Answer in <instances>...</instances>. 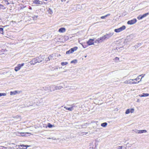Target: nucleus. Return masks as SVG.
I'll return each mask as SVG.
<instances>
[{
	"instance_id": "f257e3e1",
	"label": "nucleus",
	"mask_w": 149,
	"mask_h": 149,
	"mask_svg": "<svg viewBox=\"0 0 149 149\" xmlns=\"http://www.w3.org/2000/svg\"><path fill=\"white\" fill-rule=\"evenodd\" d=\"M61 85L58 86H55L54 85H52L51 86V88H53V91H54L56 90H60L61 89L63 88L64 84H61Z\"/></svg>"
},
{
	"instance_id": "f03ea898",
	"label": "nucleus",
	"mask_w": 149,
	"mask_h": 149,
	"mask_svg": "<svg viewBox=\"0 0 149 149\" xmlns=\"http://www.w3.org/2000/svg\"><path fill=\"white\" fill-rule=\"evenodd\" d=\"M77 107V106L76 104H73L71 105V107H64V108H65L66 110H69L70 111H72L75 108Z\"/></svg>"
},
{
	"instance_id": "7ed1b4c3",
	"label": "nucleus",
	"mask_w": 149,
	"mask_h": 149,
	"mask_svg": "<svg viewBox=\"0 0 149 149\" xmlns=\"http://www.w3.org/2000/svg\"><path fill=\"white\" fill-rule=\"evenodd\" d=\"M125 26L123 25L119 28L114 29V31L116 33H119L125 30Z\"/></svg>"
},
{
	"instance_id": "20e7f679",
	"label": "nucleus",
	"mask_w": 149,
	"mask_h": 149,
	"mask_svg": "<svg viewBox=\"0 0 149 149\" xmlns=\"http://www.w3.org/2000/svg\"><path fill=\"white\" fill-rule=\"evenodd\" d=\"M137 22V20L136 19H133L128 21L127 24H128L132 25L135 23Z\"/></svg>"
},
{
	"instance_id": "39448f33",
	"label": "nucleus",
	"mask_w": 149,
	"mask_h": 149,
	"mask_svg": "<svg viewBox=\"0 0 149 149\" xmlns=\"http://www.w3.org/2000/svg\"><path fill=\"white\" fill-rule=\"evenodd\" d=\"M133 131L135 133L138 134L142 133L144 132H146L147 131L146 130H133Z\"/></svg>"
},
{
	"instance_id": "423d86ee",
	"label": "nucleus",
	"mask_w": 149,
	"mask_h": 149,
	"mask_svg": "<svg viewBox=\"0 0 149 149\" xmlns=\"http://www.w3.org/2000/svg\"><path fill=\"white\" fill-rule=\"evenodd\" d=\"M87 43L88 44V45H94V39H90L87 42Z\"/></svg>"
},
{
	"instance_id": "0eeeda50",
	"label": "nucleus",
	"mask_w": 149,
	"mask_h": 149,
	"mask_svg": "<svg viewBox=\"0 0 149 149\" xmlns=\"http://www.w3.org/2000/svg\"><path fill=\"white\" fill-rule=\"evenodd\" d=\"M24 65V63H22L21 64H19L17 66L15 67V70L16 71H17L19 70L21 68V67L23 66Z\"/></svg>"
},
{
	"instance_id": "6e6552de",
	"label": "nucleus",
	"mask_w": 149,
	"mask_h": 149,
	"mask_svg": "<svg viewBox=\"0 0 149 149\" xmlns=\"http://www.w3.org/2000/svg\"><path fill=\"white\" fill-rule=\"evenodd\" d=\"M134 109L133 108L128 109L126 110L125 113L126 114H128L130 113H132L134 112Z\"/></svg>"
},
{
	"instance_id": "1a4fd4ad",
	"label": "nucleus",
	"mask_w": 149,
	"mask_h": 149,
	"mask_svg": "<svg viewBox=\"0 0 149 149\" xmlns=\"http://www.w3.org/2000/svg\"><path fill=\"white\" fill-rule=\"evenodd\" d=\"M114 34V33H111L104 35L106 40L108 39Z\"/></svg>"
},
{
	"instance_id": "9d476101",
	"label": "nucleus",
	"mask_w": 149,
	"mask_h": 149,
	"mask_svg": "<svg viewBox=\"0 0 149 149\" xmlns=\"http://www.w3.org/2000/svg\"><path fill=\"white\" fill-rule=\"evenodd\" d=\"M43 88L44 90L46 91H50L51 92L52 91V89H53V88H51V86H50L45 87Z\"/></svg>"
},
{
	"instance_id": "9b49d317",
	"label": "nucleus",
	"mask_w": 149,
	"mask_h": 149,
	"mask_svg": "<svg viewBox=\"0 0 149 149\" xmlns=\"http://www.w3.org/2000/svg\"><path fill=\"white\" fill-rule=\"evenodd\" d=\"M37 58H33L32 61H31L30 63L31 65H35L37 63Z\"/></svg>"
},
{
	"instance_id": "f8f14e48",
	"label": "nucleus",
	"mask_w": 149,
	"mask_h": 149,
	"mask_svg": "<svg viewBox=\"0 0 149 149\" xmlns=\"http://www.w3.org/2000/svg\"><path fill=\"white\" fill-rule=\"evenodd\" d=\"M16 135L18 136H24V135H22V134H24V133H22V132H15L14 133Z\"/></svg>"
},
{
	"instance_id": "ddd939ff",
	"label": "nucleus",
	"mask_w": 149,
	"mask_h": 149,
	"mask_svg": "<svg viewBox=\"0 0 149 149\" xmlns=\"http://www.w3.org/2000/svg\"><path fill=\"white\" fill-rule=\"evenodd\" d=\"M33 3L35 4H41L42 2L39 0H35L33 2Z\"/></svg>"
},
{
	"instance_id": "4468645a",
	"label": "nucleus",
	"mask_w": 149,
	"mask_h": 149,
	"mask_svg": "<svg viewBox=\"0 0 149 149\" xmlns=\"http://www.w3.org/2000/svg\"><path fill=\"white\" fill-rule=\"evenodd\" d=\"M66 29L64 28H60L59 30L58 31L60 33H64L65 32Z\"/></svg>"
},
{
	"instance_id": "2eb2a0df",
	"label": "nucleus",
	"mask_w": 149,
	"mask_h": 149,
	"mask_svg": "<svg viewBox=\"0 0 149 149\" xmlns=\"http://www.w3.org/2000/svg\"><path fill=\"white\" fill-rule=\"evenodd\" d=\"M19 147V148L21 149H26L27 148V146L28 147L29 146L27 145H20L18 146Z\"/></svg>"
},
{
	"instance_id": "dca6fc26",
	"label": "nucleus",
	"mask_w": 149,
	"mask_h": 149,
	"mask_svg": "<svg viewBox=\"0 0 149 149\" xmlns=\"http://www.w3.org/2000/svg\"><path fill=\"white\" fill-rule=\"evenodd\" d=\"M134 81V79H129V84H136V83H137V82H135L134 81Z\"/></svg>"
},
{
	"instance_id": "f3484780",
	"label": "nucleus",
	"mask_w": 149,
	"mask_h": 149,
	"mask_svg": "<svg viewBox=\"0 0 149 149\" xmlns=\"http://www.w3.org/2000/svg\"><path fill=\"white\" fill-rule=\"evenodd\" d=\"M17 93V91H11L10 92V95H15Z\"/></svg>"
},
{
	"instance_id": "a211bd4d",
	"label": "nucleus",
	"mask_w": 149,
	"mask_h": 149,
	"mask_svg": "<svg viewBox=\"0 0 149 149\" xmlns=\"http://www.w3.org/2000/svg\"><path fill=\"white\" fill-rule=\"evenodd\" d=\"M94 43L98 44L101 42L99 38H98L96 40L94 41Z\"/></svg>"
},
{
	"instance_id": "6ab92c4d",
	"label": "nucleus",
	"mask_w": 149,
	"mask_h": 149,
	"mask_svg": "<svg viewBox=\"0 0 149 149\" xmlns=\"http://www.w3.org/2000/svg\"><path fill=\"white\" fill-rule=\"evenodd\" d=\"M99 38L101 42H102L103 41L105 40H106V38L104 36H103L101 37L100 38Z\"/></svg>"
},
{
	"instance_id": "aec40b11",
	"label": "nucleus",
	"mask_w": 149,
	"mask_h": 149,
	"mask_svg": "<svg viewBox=\"0 0 149 149\" xmlns=\"http://www.w3.org/2000/svg\"><path fill=\"white\" fill-rule=\"evenodd\" d=\"M54 127V125H52L50 123H48L47 126H46L45 127L46 128H47V127H49V128H51L52 127Z\"/></svg>"
},
{
	"instance_id": "412c9836",
	"label": "nucleus",
	"mask_w": 149,
	"mask_h": 149,
	"mask_svg": "<svg viewBox=\"0 0 149 149\" xmlns=\"http://www.w3.org/2000/svg\"><path fill=\"white\" fill-rule=\"evenodd\" d=\"M107 123H104L101 124V126L103 127H105L107 125Z\"/></svg>"
},
{
	"instance_id": "4be33fe9",
	"label": "nucleus",
	"mask_w": 149,
	"mask_h": 149,
	"mask_svg": "<svg viewBox=\"0 0 149 149\" xmlns=\"http://www.w3.org/2000/svg\"><path fill=\"white\" fill-rule=\"evenodd\" d=\"M78 48L77 47H74L73 48H72L71 49V50H72V52H73L74 51L76 50Z\"/></svg>"
},
{
	"instance_id": "5701e85b",
	"label": "nucleus",
	"mask_w": 149,
	"mask_h": 149,
	"mask_svg": "<svg viewBox=\"0 0 149 149\" xmlns=\"http://www.w3.org/2000/svg\"><path fill=\"white\" fill-rule=\"evenodd\" d=\"M110 15V14H108L106 15H105L104 16H103L101 17V18L102 19H105L106 17H107L108 16H109Z\"/></svg>"
},
{
	"instance_id": "b1692460",
	"label": "nucleus",
	"mask_w": 149,
	"mask_h": 149,
	"mask_svg": "<svg viewBox=\"0 0 149 149\" xmlns=\"http://www.w3.org/2000/svg\"><path fill=\"white\" fill-rule=\"evenodd\" d=\"M73 52H72V50H71V49H70L69 50H68V51L66 52V54H70V53H72Z\"/></svg>"
},
{
	"instance_id": "393cba45",
	"label": "nucleus",
	"mask_w": 149,
	"mask_h": 149,
	"mask_svg": "<svg viewBox=\"0 0 149 149\" xmlns=\"http://www.w3.org/2000/svg\"><path fill=\"white\" fill-rule=\"evenodd\" d=\"M141 45V43L137 44L134 46V47H135V48L136 49V48H137L138 47H139Z\"/></svg>"
},
{
	"instance_id": "a878e982",
	"label": "nucleus",
	"mask_w": 149,
	"mask_h": 149,
	"mask_svg": "<svg viewBox=\"0 0 149 149\" xmlns=\"http://www.w3.org/2000/svg\"><path fill=\"white\" fill-rule=\"evenodd\" d=\"M68 63L67 62H62L61 64L62 65L64 66V65H66L68 64Z\"/></svg>"
},
{
	"instance_id": "bb28decb",
	"label": "nucleus",
	"mask_w": 149,
	"mask_h": 149,
	"mask_svg": "<svg viewBox=\"0 0 149 149\" xmlns=\"http://www.w3.org/2000/svg\"><path fill=\"white\" fill-rule=\"evenodd\" d=\"M143 74H142L141 75H139V76H138L135 79H134V81H137L138 80H139L140 79V78H139V77L140 76H141L142 75H143Z\"/></svg>"
},
{
	"instance_id": "cd10ccee",
	"label": "nucleus",
	"mask_w": 149,
	"mask_h": 149,
	"mask_svg": "<svg viewBox=\"0 0 149 149\" xmlns=\"http://www.w3.org/2000/svg\"><path fill=\"white\" fill-rule=\"evenodd\" d=\"M148 15H149L148 13H146L143 15H142L143 18L144 17H146V16H147Z\"/></svg>"
},
{
	"instance_id": "c85d7f7f",
	"label": "nucleus",
	"mask_w": 149,
	"mask_h": 149,
	"mask_svg": "<svg viewBox=\"0 0 149 149\" xmlns=\"http://www.w3.org/2000/svg\"><path fill=\"white\" fill-rule=\"evenodd\" d=\"M6 95V93H0V97L1 96H5Z\"/></svg>"
},
{
	"instance_id": "c756f323",
	"label": "nucleus",
	"mask_w": 149,
	"mask_h": 149,
	"mask_svg": "<svg viewBox=\"0 0 149 149\" xmlns=\"http://www.w3.org/2000/svg\"><path fill=\"white\" fill-rule=\"evenodd\" d=\"M36 58H37L38 60H37V63H40V62H41L42 61V60H40V58L39 57H36Z\"/></svg>"
},
{
	"instance_id": "7c9ffc66",
	"label": "nucleus",
	"mask_w": 149,
	"mask_h": 149,
	"mask_svg": "<svg viewBox=\"0 0 149 149\" xmlns=\"http://www.w3.org/2000/svg\"><path fill=\"white\" fill-rule=\"evenodd\" d=\"M48 59L47 60V61H49L50 60L52 59V55H50L48 58Z\"/></svg>"
},
{
	"instance_id": "2f4dec72",
	"label": "nucleus",
	"mask_w": 149,
	"mask_h": 149,
	"mask_svg": "<svg viewBox=\"0 0 149 149\" xmlns=\"http://www.w3.org/2000/svg\"><path fill=\"white\" fill-rule=\"evenodd\" d=\"M137 19H143L142 16L140 15H139L137 17Z\"/></svg>"
},
{
	"instance_id": "473e14b6",
	"label": "nucleus",
	"mask_w": 149,
	"mask_h": 149,
	"mask_svg": "<svg viewBox=\"0 0 149 149\" xmlns=\"http://www.w3.org/2000/svg\"><path fill=\"white\" fill-rule=\"evenodd\" d=\"M48 11L49 12V13L51 14H52L53 13V12L52 11V10L50 8H49Z\"/></svg>"
},
{
	"instance_id": "72a5a7b5",
	"label": "nucleus",
	"mask_w": 149,
	"mask_h": 149,
	"mask_svg": "<svg viewBox=\"0 0 149 149\" xmlns=\"http://www.w3.org/2000/svg\"><path fill=\"white\" fill-rule=\"evenodd\" d=\"M129 80H127L125 81L124 82V83L125 84H129Z\"/></svg>"
},
{
	"instance_id": "f704fd0d",
	"label": "nucleus",
	"mask_w": 149,
	"mask_h": 149,
	"mask_svg": "<svg viewBox=\"0 0 149 149\" xmlns=\"http://www.w3.org/2000/svg\"><path fill=\"white\" fill-rule=\"evenodd\" d=\"M77 62V60H74L71 61V63H76Z\"/></svg>"
},
{
	"instance_id": "c9c22d12",
	"label": "nucleus",
	"mask_w": 149,
	"mask_h": 149,
	"mask_svg": "<svg viewBox=\"0 0 149 149\" xmlns=\"http://www.w3.org/2000/svg\"><path fill=\"white\" fill-rule=\"evenodd\" d=\"M3 29L1 28H0V33H2L3 32Z\"/></svg>"
},
{
	"instance_id": "e433bc0d",
	"label": "nucleus",
	"mask_w": 149,
	"mask_h": 149,
	"mask_svg": "<svg viewBox=\"0 0 149 149\" xmlns=\"http://www.w3.org/2000/svg\"><path fill=\"white\" fill-rule=\"evenodd\" d=\"M143 95L144 97L148 96L149 95V94L148 93H143Z\"/></svg>"
},
{
	"instance_id": "4c0bfd02",
	"label": "nucleus",
	"mask_w": 149,
	"mask_h": 149,
	"mask_svg": "<svg viewBox=\"0 0 149 149\" xmlns=\"http://www.w3.org/2000/svg\"><path fill=\"white\" fill-rule=\"evenodd\" d=\"M58 69V68L57 67H55L54 68H53V69H52V70H57Z\"/></svg>"
},
{
	"instance_id": "58836bf2",
	"label": "nucleus",
	"mask_w": 149,
	"mask_h": 149,
	"mask_svg": "<svg viewBox=\"0 0 149 149\" xmlns=\"http://www.w3.org/2000/svg\"><path fill=\"white\" fill-rule=\"evenodd\" d=\"M143 75H142L141 76H142L141 79L139 81H138V83L139 82V81H141V79H142L144 77V76L145 75V74H143Z\"/></svg>"
},
{
	"instance_id": "ea45409f",
	"label": "nucleus",
	"mask_w": 149,
	"mask_h": 149,
	"mask_svg": "<svg viewBox=\"0 0 149 149\" xmlns=\"http://www.w3.org/2000/svg\"><path fill=\"white\" fill-rule=\"evenodd\" d=\"M4 1L5 2H6L7 3H6V5H8L9 4V3L8 2L7 0H4Z\"/></svg>"
},
{
	"instance_id": "a19ab883",
	"label": "nucleus",
	"mask_w": 149,
	"mask_h": 149,
	"mask_svg": "<svg viewBox=\"0 0 149 149\" xmlns=\"http://www.w3.org/2000/svg\"><path fill=\"white\" fill-rule=\"evenodd\" d=\"M119 60V58L118 57H116L115 58L114 60Z\"/></svg>"
},
{
	"instance_id": "79ce46f5",
	"label": "nucleus",
	"mask_w": 149,
	"mask_h": 149,
	"mask_svg": "<svg viewBox=\"0 0 149 149\" xmlns=\"http://www.w3.org/2000/svg\"><path fill=\"white\" fill-rule=\"evenodd\" d=\"M139 96L141 97H144L143 94L139 95Z\"/></svg>"
},
{
	"instance_id": "37998d69",
	"label": "nucleus",
	"mask_w": 149,
	"mask_h": 149,
	"mask_svg": "<svg viewBox=\"0 0 149 149\" xmlns=\"http://www.w3.org/2000/svg\"><path fill=\"white\" fill-rule=\"evenodd\" d=\"M76 6H74V7H73V8H76Z\"/></svg>"
},
{
	"instance_id": "c03bdc74",
	"label": "nucleus",
	"mask_w": 149,
	"mask_h": 149,
	"mask_svg": "<svg viewBox=\"0 0 149 149\" xmlns=\"http://www.w3.org/2000/svg\"><path fill=\"white\" fill-rule=\"evenodd\" d=\"M62 2L65 1V0H61Z\"/></svg>"
},
{
	"instance_id": "a18cd8bd",
	"label": "nucleus",
	"mask_w": 149,
	"mask_h": 149,
	"mask_svg": "<svg viewBox=\"0 0 149 149\" xmlns=\"http://www.w3.org/2000/svg\"><path fill=\"white\" fill-rule=\"evenodd\" d=\"M0 6L1 7V6H2V7H3V5H0Z\"/></svg>"
},
{
	"instance_id": "49530a36",
	"label": "nucleus",
	"mask_w": 149,
	"mask_h": 149,
	"mask_svg": "<svg viewBox=\"0 0 149 149\" xmlns=\"http://www.w3.org/2000/svg\"><path fill=\"white\" fill-rule=\"evenodd\" d=\"M61 56V55H60V54H58V55H57V56Z\"/></svg>"
},
{
	"instance_id": "de8ad7c7",
	"label": "nucleus",
	"mask_w": 149,
	"mask_h": 149,
	"mask_svg": "<svg viewBox=\"0 0 149 149\" xmlns=\"http://www.w3.org/2000/svg\"><path fill=\"white\" fill-rule=\"evenodd\" d=\"M82 46H83V47L84 48H86V47H84V46L83 45H82Z\"/></svg>"
},
{
	"instance_id": "09e8293b",
	"label": "nucleus",
	"mask_w": 149,
	"mask_h": 149,
	"mask_svg": "<svg viewBox=\"0 0 149 149\" xmlns=\"http://www.w3.org/2000/svg\"><path fill=\"white\" fill-rule=\"evenodd\" d=\"M12 22H14L15 23V21H13Z\"/></svg>"
},
{
	"instance_id": "8fccbe9b",
	"label": "nucleus",
	"mask_w": 149,
	"mask_h": 149,
	"mask_svg": "<svg viewBox=\"0 0 149 149\" xmlns=\"http://www.w3.org/2000/svg\"><path fill=\"white\" fill-rule=\"evenodd\" d=\"M127 39H126V40H125V41H127Z\"/></svg>"
},
{
	"instance_id": "3c124183",
	"label": "nucleus",
	"mask_w": 149,
	"mask_h": 149,
	"mask_svg": "<svg viewBox=\"0 0 149 149\" xmlns=\"http://www.w3.org/2000/svg\"><path fill=\"white\" fill-rule=\"evenodd\" d=\"M24 134H22V135H24Z\"/></svg>"
},
{
	"instance_id": "603ef678",
	"label": "nucleus",
	"mask_w": 149,
	"mask_h": 149,
	"mask_svg": "<svg viewBox=\"0 0 149 149\" xmlns=\"http://www.w3.org/2000/svg\"><path fill=\"white\" fill-rule=\"evenodd\" d=\"M137 102H139V100H137Z\"/></svg>"
},
{
	"instance_id": "864d4df0",
	"label": "nucleus",
	"mask_w": 149,
	"mask_h": 149,
	"mask_svg": "<svg viewBox=\"0 0 149 149\" xmlns=\"http://www.w3.org/2000/svg\"><path fill=\"white\" fill-rule=\"evenodd\" d=\"M86 56H85V57L86 58Z\"/></svg>"
}]
</instances>
